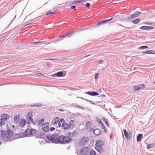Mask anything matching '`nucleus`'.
I'll return each instance as SVG.
<instances>
[{
    "mask_svg": "<svg viewBox=\"0 0 155 155\" xmlns=\"http://www.w3.org/2000/svg\"><path fill=\"white\" fill-rule=\"evenodd\" d=\"M64 120L63 118H61V119L59 120V121L58 122V127H62V124H64Z\"/></svg>",
    "mask_w": 155,
    "mask_h": 155,
    "instance_id": "nucleus-20",
    "label": "nucleus"
},
{
    "mask_svg": "<svg viewBox=\"0 0 155 155\" xmlns=\"http://www.w3.org/2000/svg\"><path fill=\"white\" fill-rule=\"evenodd\" d=\"M59 110H60V111H64L63 110H62L61 109H59Z\"/></svg>",
    "mask_w": 155,
    "mask_h": 155,
    "instance_id": "nucleus-54",
    "label": "nucleus"
},
{
    "mask_svg": "<svg viewBox=\"0 0 155 155\" xmlns=\"http://www.w3.org/2000/svg\"><path fill=\"white\" fill-rule=\"evenodd\" d=\"M89 154L90 155H96V152L93 150H90L89 151Z\"/></svg>",
    "mask_w": 155,
    "mask_h": 155,
    "instance_id": "nucleus-31",
    "label": "nucleus"
},
{
    "mask_svg": "<svg viewBox=\"0 0 155 155\" xmlns=\"http://www.w3.org/2000/svg\"><path fill=\"white\" fill-rule=\"evenodd\" d=\"M76 7V6L75 5H73L71 7V9H74V10L75 11L76 10V9L75 8Z\"/></svg>",
    "mask_w": 155,
    "mask_h": 155,
    "instance_id": "nucleus-47",
    "label": "nucleus"
},
{
    "mask_svg": "<svg viewBox=\"0 0 155 155\" xmlns=\"http://www.w3.org/2000/svg\"><path fill=\"white\" fill-rule=\"evenodd\" d=\"M153 146L154 145L153 144H149L147 145V149H150L153 147Z\"/></svg>",
    "mask_w": 155,
    "mask_h": 155,
    "instance_id": "nucleus-37",
    "label": "nucleus"
},
{
    "mask_svg": "<svg viewBox=\"0 0 155 155\" xmlns=\"http://www.w3.org/2000/svg\"><path fill=\"white\" fill-rule=\"evenodd\" d=\"M103 121L105 123L106 126L107 127L109 126L108 124V120L107 119H105L104 118H103L102 119Z\"/></svg>",
    "mask_w": 155,
    "mask_h": 155,
    "instance_id": "nucleus-33",
    "label": "nucleus"
},
{
    "mask_svg": "<svg viewBox=\"0 0 155 155\" xmlns=\"http://www.w3.org/2000/svg\"><path fill=\"white\" fill-rule=\"evenodd\" d=\"M103 62V61L102 60H100L98 61V63L99 64H102Z\"/></svg>",
    "mask_w": 155,
    "mask_h": 155,
    "instance_id": "nucleus-51",
    "label": "nucleus"
},
{
    "mask_svg": "<svg viewBox=\"0 0 155 155\" xmlns=\"http://www.w3.org/2000/svg\"><path fill=\"white\" fill-rule=\"evenodd\" d=\"M89 149L88 147L84 148L82 150V152H84L85 154H87L89 152Z\"/></svg>",
    "mask_w": 155,
    "mask_h": 155,
    "instance_id": "nucleus-27",
    "label": "nucleus"
},
{
    "mask_svg": "<svg viewBox=\"0 0 155 155\" xmlns=\"http://www.w3.org/2000/svg\"><path fill=\"white\" fill-rule=\"evenodd\" d=\"M1 135L3 139L6 141L10 139L12 137L13 131L10 129L5 130H2L1 131Z\"/></svg>",
    "mask_w": 155,
    "mask_h": 155,
    "instance_id": "nucleus-2",
    "label": "nucleus"
},
{
    "mask_svg": "<svg viewBox=\"0 0 155 155\" xmlns=\"http://www.w3.org/2000/svg\"><path fill=\"white\" fill-rule=\"evenodd\" d=\"M144 24L149 25H152L153 23L151 21H146L143 23Z\"/></svg>",
    "mask_w": 155,
    "mask_h": 155,
    "instance_id": "nucleus-36",
    "label": "nucleus"
},
{
    "mask_svg": "<svg viewBox=\"0 0 155 155\" xmlns=\"http://www.w3.org/2000/svg\"><path fill=\"white\" fill-rule=\"evenodd\" d=\"M143 54H155V51L153 50H148L145 51H143L142 52Z\"/></svg>",
    "mask_w": 155,
    "mask_h": 155,
    "instance_id": "nucleus-19",
    "label": "nucleus"
},
{
    "mask_svg": "<svg viewBox=\"0 0 155 155\" xmlns=\"http://www.w3.org/2000/svg\"><path fill=\"white\" fill-rule=\"evenodd\" d=\"M56 10H57V9L54 12H51L49 11L48 12V13H47L46 15H49V14H54L56 13Z\"/></svg>",
    "mask_w": 155,
    "mask_h": 155,
    "instance_id": "nucleus-38",
    "label": "nucleus"
},
{
    "mask_svg": "<svg viewBox=\"0 0 155 155\" xmlns=\"http://www.w3.org/2000/svg\"><path fill=\"white\" fill-rule=\"evenodd\" d=\"M36 132V130L30 127L27 128L23 133V135L25 136H30L35 134Z\"/></svg>",
    "mask_w": 155,
    "mask_h": 155,
    "instance_id": "nucleus-4",
    "label": "nucleus"
},
{
    "mask_svg": "<svg viewBox=\"0 0 155 155\" xmlns=\"http://www.w3.org/2000/svg\"><path fill=\"white\" fill-rule=\"evenodd\" d=\"M141 12L139 11H136L133 14H131L127 18L128 20H130L133 18H136L138 17L139 15L141 14Z\"/></svg>",
    "mask_w": 155,
    "mask_h": 155,
    "instance_id": "nucleus-6",
    "label": "nucleus"
},
{
    "mask_svg": "<svg viewBox=\"0 0 155 155\" xmlns=\"http://www.w3.org/2000/svg\"><path fill=\"white\" fill-rule=\"evenodd\" d=\"M140 19L139 18L137 19H136L133 20L132 22L134 24H137L140 21Z\"/></svg>",
    "mask_w": 155,
    "mask_h": 155,
    "instance_id": "nucleus-30",
    "label": "nucleus"
},
{
    "mask_svg": "<svg viewBox=\"0 0 155 155\" xmlns=\"http://www.w3.org/2000/svg\"><path fill=\"white\" fill-rule=\"evenodd\" d=\"M55 130V128L54 127H51L50 129V130L51 131H52L54 130Z\"/></svg>",
    "mask_w": 155,
    "mask_h": 155,
    "instance_id": "nucleus-52",
    "label": "nucleus"
},
{
    "mask_svg": "<svg viewBox=\"0 0 155 155\" xmlns=\"http://www.w3.org/2000/svg\"><path fill=\"white\" fill-rule=\"evenodd\" d=\"M44 44V42L43 41H38V42H33V44H39V43H42Z\"/></svg>",
    "mask_w": 155,
    "mask_h": 155,
    "instance_id": "nucleus-42",
    "label": "nucleus"
},
{
    "mask_svg": "<svg viewBox=\"0 0 155 155\" xmlns=\"http://www.w3.org/2000/svg\"><path fill=\"white\" fill-rule=\"evenodd\" d=\"M153 84H155V81L153 82Z\"/></svg>",
    "mask_w": 155,
    "mask_h": 155,
    "instance_id": "nucleus-60",
    "label": "nucleus"
},
{
    "mask_svg": "<svg viewBox=\"0 0 155 155\" xmlns=\"http://www.w3.org/2000/svg\"><path fill=\"white\" fill-rule=\"evenodd\" d=\"M68 125L69 127V129L70 128V129H72L74 127V126H73L71 125V124H68Z\"/></svg>",
    "mask_w": 155,
    "mask_h": 155,
    "instance_id": "nucleus-43",
    "label": "nucleus"
},
{
    "mask_svg": "<svg viewBox=\"0 0 155 155\" xmlns=\"http://www.w3.org/2000/svg\"><path fill=\"white\" fill-rule=\"evenodd\" d=\"M123 132L124 133L125 136L127 140H129L131 137V135L128 134L126 130L123 129Z\"/></svg>",
    "mask_w": 155,
    "mask_h": 155,
    "instance_id": "nucleus-12",
    "label": "nucleus"
},
{
    "mask_svg": "<svg viewBox=\"0 0 155 155\" xmlns=\"http://www.w3.org/2000/svg\"><path fill=\"white\" fill-rule=\"evenodd\" d=\"M101 127H102V129H103L104 130V132L105 133H107V129H106V128L105 127L104 124L103 123H102V124H101Z\"/></svg>",
    "mask_w": 155,
    "mask_h": 155,
    "instance_id": "nucleus-28",
    "label": "nucleus"
},
{
    "mask_svg": "<svg viewBox=\"0 0 155 155\" xmlns=\"http://www.w3.org/2000/svg\"><path fill=\"white\" fill-rule=\"evenodd\" d=\"M97 122L98 124H100L101 125V124L103 123L101 122V120L100 119H97Z\"/></svg>",
    "mask_w": 155,
    "mask_h": 155,
    "instance_id": "nucleus-45",
    "label": "nucleus"
},
{
    "mask_svg": "<svg viewBox=\"0 0 155 155\" xmlns=\"http://www.w3.org/2000/svg\"><path fill=\"white\" fill-rule=\"evenodd\" d=\"M42 129L43 131L48 132L49 130V125L48 123L43 124L42 126Z\"/></svg>",
    "mask_w": 155,
    "mask_h": 155,
    "instance_id": "nucleus-7",
    "label": "nucleus"
},
{
    "mask_svg": "<svg viewBox=\"0 0 155 155\" xmlns=\"http://www.w3.org/2000/svg\"><path fill=\"white\" fill-rule=\"evenodd\" d=\"M62 126L63 129L64 130H67L69 129L68 124L64 123V124H62Z\"/></svg>",
    "mask_w": 155,
    "mask_h": 155,
    "instance_id": "nucleus-26",
    "label": "nucleus"
},
{
    "mask_svg": "<svg viewBox=\"0 0 155 155\" xmlns=\"http://www.w3.org/2000/svg\"><path fill=\"white\" fill-rule=\"evenodd\" d=\"M145 85L144 84L137 85L134 87V89L135 91H139L142 89L143 87H144Z\"/></svg>",
    "mask_w": 155,
    "mask_h": 155,
    "instance_id": "nucleus-11",
    "label": "nucleus"
},
{
    "mask_svg": "<svg viewBox=\"0 0 155 155\" xmlns=\"http://www.w3.org/2000/svg\"><path fill=\"white\" fill-rule=\"evenodd\" d=\"M90 4L89 3H87L85 5V6L87 8H89L90 6Z\"/></svg>",
    "mask_w": 155,
    "mask_h": 155,
    "instance_id": "nucleus-46",
    "label": "nucleus"
},
{
    "mask_svg": "<svg viewBox=\"0 0 155 155\" xmlns=\"http://www.w3.org/2000/svg\"><path fill=\"white\" fill-rule=\"evenodd\" d=\"M98 73H96L95 74V76L94 77V78L96 79L97 78L98 76Z\"/></svg>",
    "mask_w": 155,
    "mask_h": 155,
    "instance_id": "nucleus-48",
    "label": "nucleus"
},
{
    "mask_svg": "<svg viewBox=\"0 0 155 155\" xmlns=\"http://www.w3.org/2000/svg\"><path fill=\"white\" fill-rule=\"evenodd\" d=\"M140 28L141 29L144 30H147L148 29H153L154 28L151 26H143L141 27Z\"/></svg>",
    "mask_w": 155,
    "mask_h": 155,
    "instance_id": "nucleus-18",
    "label": "nucleus"
},
{
    "mask_svg": "<svg viewBox=\"0 0 155 155\" xmlns=\"http://www.w3.org/2000/svg\"><path fill=\"white\" fill-rule=\"evenodd\" d=\"M113 18H112L109 19L105 20L100 21L97 23V25H100L104 24H106L108 22H109V21H111Z\"/></svg>",
    "mask_w": 155,
    "mask_h": 155,
    "instance_id": "nucleus-10",
    "label": "nucleus"
},
{
    "mask_svg": "<svg viewBox=\"0 0 155 155\" xmlns=\"http://www.w3.org/2000/svg\"><path fill=\"white\" fill-rule=\"evenodd\" d=\"M85 93L86 94H88L92 96H95L99 94L98 93L95 91L91 92V91H89L87 92H85Z\"/></svg>",
    "mask_w": 155,
    "mask_h": 155,
    "instance_id": "nucleus-15",
    "label": "nucleus"
},
{
    "mask_svg": "<svg viewBox=\"0 0 155 155\" xmlns=\"http://www.w3.org/2000/svg\"><path fill=\"white\" fill-rule=\"evenodd\" d=\"M2 142L1 141H0V145L1 144Z\"/></svg>",
    "mask_w": 155,
    "mask_h": 155,
    "instance_id": "nucleus-61",
    "label": "nucleus"
},
{
    "mask_svg": "<svg viewBox=\"0 0 155 155\" xmlns=\"http://www.w3.org/2000/svg\"><path fill=\"white\" fill-rule=\"evenodd\" d=\"M20 117V115L19 114L14 116V120L16 123H18L19 122Z\"/></svg>",
    "mask_w": 155,
    "mask_h": 155,
    "instance_id": "nucleus-21",
    "label": "nucleus"
},
{
    "mask_svg": "<svg viewBox=\"0 0 155 155\" xmlns=\"http://www.w3.org/2000/svg\"><path fill=\"white\" fill-rule=\"evenodd\" d=\"M96 56H94L92 58H94V57H95Z\"/></svg>",
    "mask_w": 155,
    "mask_h": 155,
    "instance_id": "nucleus-59",
    "label": "nucleus"
},
{
    "mask_svg": "<svg viewBox=\"0 0 155 155\" xmlns=\"http://www.w3.org/2000/svg\"><path fill=\"white\" fill-rule=\"evenodd\" d=\"M104 146L103 141L101 140H98L96 142L95 147Z\"/></svg>",
    "mask_w": 155,
    "mask_h": 155,
    "instance_id": "nucleus-14",
    "label": "nucleus"
},
{
    "mask_svg": "<svg viewBox=\"0 0 155 155\" xmlns=\"http://www.w3.org/2000/svg\"><path fill=\"white\" fill-rule=\"evenodd\" d=\"M67 36L66 35V34H64L63 35H62V36H61L60 38H65L66 37H67Z\"/></svg>",
    "mask_w": 155,
    "mask_h": 155,
    "instance_id": "nucleus-49",
    "label": "nucleus"
},
{
    "mask_svg": "<svg viewBox=\"0 0 155 155\" xmlns=\"http://www.w3.org/2000/svg\"><path fill=\"white\" fill-rule=\"evenodd\" d=\"M1 118L0 119V126L1 127L5 125V121H6L9 117V116L6 114H2L1 115Z\"/></svg>",
    "mask_w": 155,
    "mask_h": 155,
    "instance_id": "nucleus-5",
    "label": "nucleus"
},
{
    "mask_svg": "<svg viewBox=\"0 0 155 155\" xmlns=\"http://www.w3.org/2000/svg\"><path fill=\"white\" fill-rule=\"evenodd\" d=\"M59 143L61 144H68L72 141V138L68 136H59Z\"/></svg>",
    "mask_w": 155,
    "mask_h": 155,
    "instance_id": "nucleus-3",
    "label": "nucleus"
},
{
    "mask_svg": "<svg viewBox=\"0 0 155 155\" xmlns=\"http://www.w3.org/2000/svg\"><path fill=\"white\" fill-rule=\"evenodd\" d=\"M32 114L31 112H29L28 113L27 118L28 119L29 121H31V123H33V124H35V123L33 121L32 118Z\"/></svg>",
    "mask_w": 155,
    "mask_h": 155,
    "instance_id": "nucleus-13",
    "label": "nucleus"
},
{
    "mask_svg": "<svg viewBox=\"0 0 155 155\" xmlns=\"http://www.w3.org/2000/svg\"><path fill=\"white\" fill-rule=\"evenodd\" d=\"M59 136L57 134H47L46 136L45 141L46 143H59Z\"/></svg>",
    "mask_w": 155,
    "mask_h": 155,
    "instance_id": "nucleus-1",
    "label": "nucleus"
},
{
    "mask_svg": "<svg viewBox=\"0 0 155 155\" xmlns=\"http://www.w3.org/2000/svg\"><path fill=\"white\" fill-rule=\"evenodd\" d=\"M148 47L145 45L141 46L139 48V49H145L148 48Z\"/></svg>",
    "mask_w": 155,
    "mask_h": 155,
    "instance_id": "nucleus-39",
    "label": "nucleus"
},
{
    "mask_svg": "<svg viewBox=\"0 0 155 155\" xmlns=\"http://www.w3.org/2000/svg\"><path fill=\"white\" fill-rule=\"evenodd\" d=\"M143 134H140L137 136V142H140L143 138Z\"/></svg>",
    "mask_w": 155,
    "mask_h": 155,
    "instance_id": "nucleus-25",
    "label": "nucleus"
},
{
    "mask_svg": "<svg viewBox=\"0 0 155 155\" xmlns=\"http://www.w3.org/2000/svg\"><path fill=\"white\" fill-rule=\"evenodd\" d=\"M103 147L102 146L95 147V149L99 153H101L103 152Z\"/></svg>",
    "mask_w": 155,
    "mask_h": 155,
    "instance_id": "nucleus-16",
    "label": "nucleus"
},
{
    "mask_svg": "<svg viewBox=\"0 0 155 155\" xmlns=\"http://www.w3.org/2000/svg\"><path fill=\"white\" fill-rule=\"evenodd\" d=\"M90 102L91 103H93V102L91 101H90Z\"/></svg>",
    "mask_w": 155,
    "mask_h": 155,
    "instance_id": "nucleus-62",
    "label": "nucleus"
},
{
    "mask_svg": "<svg viewBox=\"0 0 155 155\" xmlns=\"http://www.w3.org/2000/svg\"><path fill=\"white\" fill-rule=\"evenodd\" d=\"M74 31H71L69 32H68L66 34L67 37H69L70 36V35L74 33Z\"/></svg>",
    "mask_w": 155,
    "mask_h": 155,
    "instance_id": "nucleus-35",
    "label": "nucleus"
},
{
    "mask_svg": "<svg viewBox=\"0 0 155 155\" xmlns=\"http://www.w3.org/2000/svg\"><path fill=\"white\" fill-rule=\"evenodd\" d=\"M84 0H81L80 1H77L72 3V4H75L77 3H81L82 2H84Z\"/></svg>",
    "mask_w": 155,
    "mask_h": 155,
    "instance_id": "nucleus-41",
    "label": "nucleus"
},
{
    "mask_svg": "<svg viewBox=\"0 0 155 155\" xmlns=\"http://www.w3.org/2000/svg\"><path fill=\"white\" fill-rule=\"evenodd\" d=\"M66 74L64 71H61L54 74L53 76L57 77H64Z\"/></svg>",
    "mask_w": 155,
    "mask_h": 155,
    "instance_id": "nucleus-8",
    "label": "nucleus"
},
{
    "mask_svg": "<svg viewBox=\"0 0 155 155\" xmlns=\"http://www.w3.org/2000/svg\"><path fill=\"white\" fill-rule=\"evenodd\" d=\"M26 121L25 120L21 119L19 123L20 126L21 127H23L25 124Z\"/></svg>",
    "mask_w": 155,
    "mask_h": 155,
    "instance_id": "nucleus-24",
    "label": "nucleus"
},
{
    "mask_svg": "<svg viewBox=\"0 0 155 155\" xmlns=\"http://www.w3.org/2000/svg\"><path fill=\"white\" fill-rule=\"evenodd\" d=\"M74 120H71L69 122V124H71V125L73 126H74Z\"/></svg>",
    "mask_w": 155,
    "mask_h": 155,
    "instance_id": "nucleus-40",
    "label": "nucleus"
},
{
    "mask_svg": "<svg viewBox=\"0 0 155 155\" xmlns=\"http://www.w3.org/2000/svg\"><path fill=\"white\" fill-rule=\"evenodd\" d=\"M59 119L58 117H56L52 121V124L54 126H56V124H57L59 121Z\"/></svg>",
    "mask_w": 155,
    "mask_h": 155,
    "instance_id": "nucleus-17",
    "label": "nucleus"
},
{
    "mask_svg": "<svg viewBox=\"0 0 155 155\" xmlns=\"http://www.w3.org/2000/svg\"><path fill=\"white\" fill-rule=\"evenodd\" d=\"M76 107L78 108H80L82 109H84V108L83 107L80 106V105H77L76 106Z\"/></svg>",
    "mask_w": 155,
    "mask_h": 155,
    "instance_id": "nucleus-44",
    "label": "nucleus"
},
{
    "mask_svg": "<svg viewBox=\"0 0 155 155\" xmlns=\"http://www.w3.org/2000/svg\"><path fill=\"white\" fill-rule=\"evenodd\" d=\"M36 133V137L42 138L45 136L44 133L41 131H38Z\"/></svg>",
    "mask_w": 155,
    "mask_h": 155,
    "instance_id": "nucleus-9",
    "label": "nucleus"
},
{
    "mask_svg": "<svg viewBox=\"0 0 155 155\" xmlns=\"http://www.w3.org/2000/svg\"><path fill=\"white\" fill-rule=\"evenodd\" d=\"M93 133L96 136H98L100 134L101 131L99 129H96L93 130Z\"/></svg>",
    "mask_w": 155,
    "mask_h": 155,
    "instance_id": "nucleus-22",
    "label": "nucleus"
},
{
    "mask_svg": "<svg viewBox=\"0 0 155 155\" xmlns=\"http://www.w3.org/2000/svg\"><path fill=\"white\" fill-rule=\"evenodd\" d=\"M91 125V122L90 121H88L85 124V126L87 128H90Z\"/></svg>",
    "mask_w": 155,
    "mask_h": 155,
    "instance_id": "nucleus-32",
    "label": "nucleus"
},
{
    "mask_svg": "<svg viewBox=\"0 0 155 155\" xmlns=\"http://www.w3.org/2000/svg\"><path fill=\"white\" fill-rule=\"evenodd\" d=\"M136 68H134V70Z\"/></svg>",
    "mask_w": 155,
    "mask_h": 155,
    "instance_id": "nucleus-63",
    "label": "nucleus"
},
{
    "mask_svg": "<svg viewBox=\"0 0 155 155\" xmlns=\"http://www.w3.org/2000/svg\"><path fill=\"white\" fill-rule=\"evenodd\" d=\"M86 0H84V2H86Z\"/></svg>",
    "mask_w": 155,
    "mask_h": 155,
    "instance_id": "nucleus-58",
    "label": "nucleus"
},
{
    "mask_svg": "<svg viewBox=\"0 0 155 155\" xmlns=\"http://www.w3.org/2000/svg\"><path fill=\"white\" fill-rule=\"evenodd\" d=\"M47 60H54V59H47Z\"/></svg>",
    "mask_w": 155,
    "mask_h": 155,
    "instance_id": "nucleus-53",
    "label": "nucleus"
},
{
    "mask_svg": "<svg viewBox=\"0 0 155 155\" xmlns=\"http://www.w3.org/2000/svg\"><path fill=\"white\" fill-rule=\"evenodd\" d=\"M81 141H84V142H83V143L85 144L87 142V138L85 137H83L82 138Z\"/></svg>",
    "mask_w": 155,
    "mask_h": 155,
    "instance_id": "nucleus-34",
    "label": "nucleus"
},
{
    "mask_svg": "<svg viewBox=\"0 0 155 155\" xmlns=\"http://www.w3.org/2000/svg\"><path fill=\"white\" fill-rule=\"evenodd\" d=\"M102 96L103 97H105V95H104L103 94L102 95Z\"/></svg>",
    "mask_w": 155,
    "mask_h": 155,
    "instance_id": "nucleus-56",
    "label": "nucleus"
},
{
    "mask_svg": "<svg viewBox=\"0 0 155 155\" xmlns=\"http://www.w3.org/2000/svg\"><path fill=\"white\" fill-rule=\"evenodd\" d=\"M44 120H45L44 119H42L40 120H39L38 123V125L40 126H41V125L42 126V125L43 124H42L44 122Z\"/></svg>",
    "mask_w": 155,
    "mask_h": 155,
    "instance_id": "nucleus-29",
    "label": "nucleus"
},
{
    "mask_svg": "<svg viewBox=\"0 0 155 155\" xmlns=\"http://www.w3.org/2000/svg\"><path fill=\"white\" fill-rule=\"evenodd\" d=\"M38 75H40L41 74L40 73H38Z\"/></svg>",
    "mask_w": 155,
    "mask_h": 155,
    "instance_id": "nucleus-55",
    "label": "nucleus"
},
{
    "mask_svg": "<svg viewBox=\"0 0 155 155\" xmlns=\"http://www.w3.org/2000/svg\"><path fill=\"white\" fill-rule=\"evenodd\" d=\"M32 106H38V107H41L42 106V105L41 104H36V105H34Z\"/></svg>",
    "mask_w": 155,
    "mask_h": 155,
    "instance_id": "nucleus-50",
    "label": "nucleus"
},
{
    "mask_svg": "<svg viewBox=\"0 0 155 155\" xmlns=\"http://www.w3.org/2000/svg\"><path fill=\"white\" fill-rule=\"evenodd\" d=\"M91 55H87L86 56V57L87 58V57L89 56H90Z\"/></svg>",
    "mask_w": 155,
    "mask_h": 155,
    "instance_id": "nucleus-57",
    "label": "nucleus"
},
{
    "mask_svg": "<svg viewBox=\"0 0 155 155\" xmlns=\"http://www.w3.org/2000/svg\"><path fill=\"white\" fill-rule=\"evenodd\" d=\"M78 134V132L76 130H74L72 132H69V135L70 136L73 137L76 136Z\"/></svg>",
    "mask_w": 155,
    "mask_h": 155,
    "instance_id": "nucleus-23",
    "label": "nucleus"
}]
</instances>
